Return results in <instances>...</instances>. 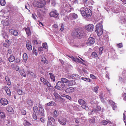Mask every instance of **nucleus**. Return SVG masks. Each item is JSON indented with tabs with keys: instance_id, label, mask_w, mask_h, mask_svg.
<instances>
[{
	"instance_id": "obj_1",
	"label": "nucleus",
	"mask_w": 126,
	"mask_h": 126,
	"mask_svg": "<svg viewBox=\"0 0 126 126\" xmlns=\"http://www.w3.org/2000/svg\"><path fill=\"white\" fill-rule=\"evenodd\" d=\"M102 23V21H101L96 25L95 32L98 36L101 35L103 33V27Z\"/></svg>"
},
{
	"instance_id": "obj_2",
	"label": "nucleus",
	"mask_w": 126,
	"mask_h": 126,
	"mask_svg": "<svg viewBox=\"0 0 126 126\" xmlns=\"http://www.w3.org/2000/svg\"><path fill=\"white\" fill-rule=\"evenodd\" d=\"M45 0H37L33 3V5L39 8H41L44 6L46 4Z\"/></svg>"
},
{
	"instance_id": "obj_3",
	"label": "nucleus",
	"mask_w": 126,
	"mask_h": 126,
	"mask_svg": "<svg viewBox=\"0 0 126 126\" xmlns=\"http://www.w3.org/2000/svg\"><path fill=\"white\" fill-rule=\"evenodd\" d=\"M65 86L64 84L60 81H58L56 83V85L55 88L57 89L62 90L64 89Z\"/></svg>"
},
{
	"instance_id": "obj_4",
	"label": "nucleus",
	"mask_w": 126,
	"mask_h": 126,
	"mask_svg": "<svg viewBox=\"0 0 126 126\" xmlns=\"http://www.w3.org/2000/svg\"><path fill=\"white\" fill-rule=\"evenodd\" d=\"M59 15V13L56 10L52 11L49 13V15L50 16L55 17H57Z\"/></svg>"
},
{
	"instance_id": "obj_5",
	"label": "nucleus",
	"mask_w": 126,
	"mask_h": 126,
	"mask_svg": "<svg viewBox=\"0 0 126 126\" xmlns=\"http://www.w3.org/2000/svg\"><path fill=\"white\" fill-rule=\"evenodd\" d=\"M40 80L41 81L44 83L45 85H47L49 87H50L51 86V84L47 80L45 79L42 77L41 78Z\"/></svg>"
},
{
	"instance_id": "obj_6",
	"label": "nucleus",
	"mask_w": 126,
	"mask_h": 126,
	"mask_svg": "<svg viewBox=\"0 0 126 126\" xmlns=\"http://www.w3.org/2000/svg\"><path fill=\"white\" fill-rule=\"evenodd\" d=\"M87 41L88 42L87 43V45L91 46L94 43L95 39L93 37H91L88 38Z\"/></svg>"
},
{
	"instance_id": "obj_7",
	"label": "nucleus",
	"mask_w": 126,
	"mask_h": 126,
	"mask_svg": "<svg viewBox=\"0 0 126 126\" xmlns=\"http://www.w3.org/2000/svg\"><path fill=\"white\" fill-rule=\"evenodd\" d=\"M26 47L29 50H31L32 49L31 42L29 40H27L25 42Z\"/></svg>"
},
{
	"instance_id": "obj_8",
	"label": "nucleus",
	"mask_w": 126,
	"mask_h": 126,
	"mask_svg": "<svg viewBox=\"0 0 126 126\" xmlns=\"http://www.w3.org/2000/svg\"><path fill=\"white\" fill-rule=\"evenodd\" d=\"M58 122L62 125H65L67 122V120L66 118H59L58 119Z\"/></svg>"
},
{
	"instance_id": "obj_9",
	"label": "nucleus",
	"mask_w": 126,
	"mask_h": 126,
	"mask_svg": "<svg viewBox=\"0 0 126 126\" xmlns=\"http://www.w3.org/2000/svg\"><path fill=\"white\" fill-rule=\"evenodd\" d=\"M39 114L41 116H44L45 114L44 113V110L42 107H39Z\"/></svg>"
},
{
	"instance_id": "obj_10",
	"label": "nucleus",
	"mask_w": 126,
	"mask_h": 126,
	"mask_svg": "<svg viewBox=\"0 0 126 126\" xmlns=\"http://www.w3.org/2000/svg\"><path fill=\"white\" fill-rule=\"evenodd\" d=\"M108 102H109V104L111 105L112 107L113 110H115L117 107L115 103L111 100H108Z\"/></svg>"
},
{
	"instance_id": "obj_11",
	"label": "nucleus",
	"mask_w": 126,
	"mask_h": 126,
	"mask_svg": "<svg viewBox=\"0 0 126 126\" xmlns=\"http://www.w3.org/2000/svg\"><path fill=\"white\" fill-rule=\"evenodd\" d=\"M86 30L89 32L93 31L94 29V25L91 24H90L86 27Z\"/></svg>"
},
{
	"instance_id": "obj_12",
	"label": "nucleus",
	"mask_w": 126,
	"mask_h": 126,
	"mask_svg": "<svg viewBox=\"0 0 126 126\" xmlns=\"http://www.w3.org/2000/svg\"><path fill=\"white\" fill-rule=\"evenodd\" d=\"M85 10L86 13L87 17L88 18L90 17L92 15L91 11L89 9H85Z\"/></svg>"
},
{
	"instance_id": "obj_13",
	"label": "nucleus",
	"mask_w": 126,
	"mask_h": 126,
	"mask_svg": "<svg viewBox=\"0 0 126 126\" xmlns=\"http://www.w3.org/2000/svg\"><path fill=\"white\" fill-rule=\"evenodd\" d=\"M0 102L2 105H5L7 104L8 101L6 99L3 98L0 100Z\"/></svg>"
},
{
	"instance_id": "obj_14",
	"label": "nucleus",
	"mask_w": 126,
	"mask_h": 126,
	"mask_svg": "<svg viewBox=\"0 0 126 126\" xmlns=\"http://www.w3.org/2000/svg\"><path fill=\"white\" fill-rule=\"evenodd\" d=\"M74 91V88L71 87L66 89L65 91L67 93H72Z\"/></svg>"
},
{
	"instance_id": "obj_15",
	"label": "nucleus",
	"mask_w": 126,
	"mask_h": 126,
	"mask_svg": "<svg viewBox=\"0 0 126 126\" xmlns=\"http://www.w3.org/2000/svg\"><path fill=\"white\" fill-rule=\"evenodd\" d=\"M9 32L14 36H17L18 35V33L17 32L16 30H15L14 29H10L9 30Z\"/></svg>"
},
{
	"instance_id": "obj_16",
	"label": "nucleus",
	"mask_w": 126,
	"mask_h": 126,
	"mask_svg": "<svg viewBox=\"0 0 126 126\" xmlns=\"http://www.w3.org/2000/svg\"><path fill=\"white\" fill-rule=\"evenodd\" d=\"M76 84V82L75 80H68L67 85L69 86H71L75 85Z\"/></svg>"
},
{
	"instance_id": "obj_17",
	"label": "nucleus",
	"mask_w": 126,
	"mask_h": 126,
	"mask_svg": "<svg viewBox=\"0 0 126 126\" xmlns=\"http://www.w3.org/2000/svg\"><path fill=\"white\" fill-rule=\"evenodd\" d=\"M79 76L78 74H74L71 75V78L76 80H79Z\"/></svg>"
},
{
	"instance_id": "obj_18",
	"label": "nucleus",
	"mask_w": 126,
	"mask_h": 126,
	"mask_svg": "<svg viewBox=\"0 0 126 126\" xmlns=\"http://www.w3.org/2000/svg\"><path fill=\"white\" fill-rule=\"evenodd\" d=\"M78 37H81L84 36L85 33L84 31L82 30H79L78 31Z\"/></svg>"
},
{
	"instance_id": "obj_19",
	"label": "nucleus",
	"mask_w": 126,
	"mask_h": 126,
	"mask_svg": "<svg viewBox=\"0 0 126 126\" xmlns=\"http://www.w3.org/2000/svg\"><path fill=\"white\" fill-rule=\"evenodd\" d=\"M101 109L100 107L99 106H97L96 108L93 109L91 111V113L98 111Z\"/></svg>"
},
{
	"instance_id": "obj_20",
	"label": "nucleus",
	"mask_w": 126,
	"mask_h": 126,
	"mask_svg": "<svg viewBox=\"0 0 126 126\" xmlns=\"http://www.w3.org/2000/svg\"><path fill=\"white\" fill-rule=\"evenodd\" d=\"M26 34L28 36H29L31 35L32 32L31 31L30 28L29 27H27L25 29Z\"/></svg>"
},
{
	"instance_id": "obj_21",
	"label": "nucleus",
	"mask_w": 126,
	"mask_h": 126,
	"mask_svg": "<svg viewBox=\"0 0 126 126\" xmlns=\"http://www.w3.org/2000/svg\"><path fill=\"white\" fill-rule=\"evenodd\" d=\"M84 5L86 6H88L91 3V0H83Z\"/></svg>"
},
{
	"instance_id": "obj_22",
	"label": "nucleus",
	"mask_w": 126,
	"mask_h": 126,
	"mask_svg": "<svg viewBox=\"0 0 126 126\" xmlns=\"http://www.w3.org/2000/svg\"><path fill=\"white\" fill-rule=\"evenodd\" d=\"M19 73L20 75L22 76L26 77V75H25V73L24 71V70L23 69H20L19 70Z\"/></svg>"
},
{
	"instance_id": "obj_23",
	"label": "nucleus",
	"mask_w": 126,
	"mask_h": 126,
	"mask_svg": "<svg viewBox=\"0 0 126 126\" xmlns=\"http://www.w3.org/2000/svg\"><path fill=\"white\" fill-rule=\"evenodd\" d=\"M27 103L29 106H31L33 105V101L31 99H28L27 100Z\"/></svg>"
},
{
	"instance_id": "obj_24",
	"label": "nucleus",
	"mask_w": 126,
	"mask_h": 126,
	"mask_svg": "<svg viewBox=\"0 0 126 126\" xmlns=\"http://www.w3.org/2000/svg\"><path fill=\"white\" fill-rule=\"evenodd\" d=\"M110 122V121L108 120H103L101 122V124L102 125H106L108 123Z\"/></svg>"
},
{
	"instance_id": "obj_25",
	"label": "nucleus",
	"mask_w": 126,
	"mask_h": 126,
	"mask_svg": "<svg viewBox=\"0 0 126 126\" xmlns=\"http://www.w3.org/2000/svg\"><path fill=\"white\" fill-rule=\"evenodd\" d=\"M60 95L62 97H66L67 98L69 99L70 101H71L72 100V98L68 95H65L64 94H63V95H61L60 94Z\"/></svg>"
},
{
	"instance_id": "obj_26",
	"label": "nucleus",
	"mask_w": 126,
	"mask_h": 126,
	"mask_svg": "<svg viewBox=\"0 0 126 126\" xmlns=\"http://www.w3.org/2000/svg\"><path fill=\"white\" fill-rule=\"evenodd\" d=\"M78 32L77 31H75L74 32H72V35L75 37H78Z\"/></svg>"
},
{
	"instance_id": "obj_27",
	"label": "nucleus",
	"mask_w": 126,
	"mask_h": 126,
	"mask_svg": "<svg viewBox=\"0 0 126 126\" xmlns=\"http://www.w3.org/2000/svg\"><path fill=\"white\" fill-rule=\"evenodd\" d=\"M105 95V94H104L103 93H101L99 95V98L100 99L101 101L103 102H104L103 97Z\"/></svg>"
},
{
	"instance_id": "obj_28",
	"label": "nucleus",
	"mask_w": 126,
	"mask_h": 126,
	"mask_svg": "<svg viewBox=\"0 0 126 126\" xmlns=\"http://www.w3.org/2000/svg\"><path fill=\"white\" fill-rule=\"evenodd\" d=\"M15 57L12 55H10L8 58V61L10 62H11L15 60Z\"/></svg>"
},
{
	"instance_id": "obj_29",
	"label": "nucleus",
	"mask_w": 126,
	"mask_h": 126,
	"mask_svg": "<svg viewBox=\"0 0 126 126\" xmlns=\"http://www.w3.org/2000/svg\"><path fill=\"white\" fill-rule=\"evenodd\" d=\"M79 103L81 105L86 104V102L82 99H79L78 101Z\"/></svg>"
},
{
	"instance_id": "obj_30",
	"label": "nucleus",
	"mask_w": 126,
	"mask_h": 126,
	"mask_svg": "<svg viewBox=\"0 0 126 126\" xmlns=\"http://www.w3.org/2000/svg\"><path fill=\"white\" fill-rule=\"evenodd\" d=\"M8 113L11 114H13L14 113L13 108L11 107H8Z\"/></svg>"
},
{
	"instance_id": "obj_31",
	"label": "nucleus",
	"mask_w": 126,
	"mask_h": 126,
	"mask_svg": "<svg viewBox=\"0 0 126 126\" xmlns=\"http://www.w3.org/2000/svg\"><path fill=\"white\" fill-rule=\"evenodd\" d=\"M49 74L50 75L51 81H55V77L54 75L51 73H49Z\"/></svg>"
},
{
	"instance_id": "obj_32",
	"label": "nucleus",
	"mask_w": 126,
	"mask_h": 126,
	"mask_svg": "<svg viewBox=\"0 0 126 126\" xmlns=\"http://www.w3.org/2000/svg\"><path fill=\"white\" fill-rule=\"evenodd\" d=\"M61 82L63 83H67L68 81V80L65 78H61Z\"/></svg>"
},
{
	"instance_id": "obj_33",
	"label": "nucleus",
	"mask_w": 126,
	"mask_h": 126,
	"mask_svg": "<svg viewBox=\"0 0 126 126\" xmlns=\"http://www.w3.org/2000/svg\"><path fill=\"white\" fill-rule=\"evenodd\" d=\"M23 58L24 62L26 61L28 59V56L26 53H24L23 56Z\"/></svg>"
},
{
	"instance_id": "obj_34",
	"label": "nucleus",
	"mask_w": 126,
	"mask_h": 126,
	"mask_svg": "<svg viewBox=\"0 0 126 126\" xmlns=\"http://www.w3.org/2000/svg\"><path fill=\"white\" fill-rule=\"evenodd\" d=\"M53 94L55 97L57 99L63 98L61 97V96L57 93L55 92L53 93Z\"/></svg>"
},
{
	"instance_id": "obj_35",
	"label": "nucleus",
	"mask_w": 126,
	"mask_h": 126,
	"mask_svg": "<svg viewBox=\"0 0 126 126\" xmlns=\"http://www.w3.org/2000/svg\"><path fill=\"white\" fill-rule=\"evenodd\" d=\"M91 56L94 58H96L98 57V55L96 52H93L91 54Z\"/></svg>"
},
{
	"instance_id": "obj_36",
	"label": "nucleus",
	"mask_w": 126,
	"mask_h": 126,
	"mask_svg": "<svg viewBox=\"0 0 126 126\" xmlns=\"http://www.w3.org/2000/svg\"><path fill=\"white\" fill-rule=\"evenodd\" d=\"M23 124L26 126H29L31 125V124L27 120L24 121Z\"/></svg>"
},
{
	"instance_id": "obj_37",
	"label": "nucleus",
	"mask_w": 126,
	"mask_h": 126,
	"mask_svg": "<svg viewBox=\"0 0 126 126\" xmlns=\"http://www.w3.org/2000/svg\"><path fill=\"white\" fill-rule=\"evenodd\" d=\"M7 21V20L6 21H2V22H3L2 24L3 26H4V28L5 29L6 28V26H7L8 25V22Z\"/></svg>"
},
{
	"instance_id": "obj_38",
	"label": "nucleus",
	"mask_w": 126,
	"mask_h": 126,
	"mask_svg": "<svg viewBox=\"0 0 126 126\" xmlns=\"http://www.w3.org/2000/svg\"><path fill=\"white\" fill-rule=\"evenodd\" d=\"M52 124V123L50 120L49 116H48V118L47 125V126H51Z\"/></svg>"
},
{
	"instance_id": "obj_39",
	"label": "nucleus",
	"mask_w": 126,
	"mask_h": 126,
	"mask_svg": "<svg viewBox=\"0 0 126 126\" xmlns=\"http://www.w3.org/2000/svg\"><path fill=\"white\" fill-rule=\"evenodd\" d=\"M70 15L71 16H72L73 18L75 19H76L78 17V15L75 13L71 14H70Z\"/></svg>"
},
{
	"instance_id": "obj_40",
	"label": "nucleus",
	"mask_w": 126,
	"mask_h": 126,
	"mask_svg": "<svg viewBox=\"0 0 126 126\" xmlns=\"http://www.w3.org/2000/svg\"><path fill=\"white\" fill-rule=\"evenodd\" d=\"M99 87L97 86L96 87H94L92 89V90L94 92H95L96 93L97 92L98 89L99 88Z\"/></svg>"
},
{
	"instance_id": "obj_41",
	"label": "nucleus",
	"mask_w": 126,
	"mask_h": 126,
	"mask_svg": "<svg viewBox=\"0 0 126 126\" xmlns=\"http://www.w3.org/2000/svg\"><path fill=\"white\" fill-rule=\"evenodd\" d=\"M63 5L64 7H65L66 8H67L69 6V4L67 2V1H65V2H64L63 4Z\"/></svg>"
},
{
	"instance_id": "obj_42",
	"label": "nucleus",
	"mask_w": 126,
	"mask_h": 126,
	"mask_svg": "<svg viewBox=\"0 0 126 126\" xmlns=\"http://www.w3.org/2000/svg\"><path fill=\"white\" fill-rule=\"evenodd\" d=\"M33 110L34 112V113H37V112H38V108L37 106L34 107H33Z\"/></svg>"
},
{
	"instance_id": "obj_43",
	"label": "nucleus",
	"mask_w": 126,
	"mask_h": 126,
	"mask_svg": "<svg viewBox=\"0 0 126 126\" xmlns=\"http://www.w3.org/2000/svg\"><path fill=\"white\" fill-rule=\"evenodd\" d=\"M82 15L84 17H87L86 13L85 11H80Z\"/></svg>"
},
{
	"instance_id": "obj_44",
	"label": "nucleus",
	"mask_w": 126,
	"mask_h": 126,
	"mask_svg": "<svg viewBox=\"0 0 126 126\" xmlns=\"http://www.w3.org/2000/svg\"><path fill=\"white\" fill-rule=\"evenodd\" d=\"M55 103L54 102H50L47 104V105L48 106H53L55 105Z\"/></svg>"
},
{
	"instance_id": "obj_45",
	"label": "nucleus",
	"mask_w": 126,
	"mask_h": 126,
	"mask_svg": "<svg viewBox=\"0 0 126 126\" xmlns=\"http://www.w3.org/2000/svg\"><path fill=\"white\" fill-rule=\"evenodd\" d=\"M17 93L18 94L20 95H22L24 94V93L21 90L19 89L17 91Z\"/></svg>"
},
{
	"instance_id": "obj_46",
	"label": "nucleus",
	"mask_w": 126,
	"mask_h": 126,
	"mask_svg": "<svg viewBox=\"0 0 126 126\" xmlns=\"http://www.w3.org/2000/svg\"><path fill=\"white\" fill-rule=\"evenodd\" d=\"M0 4L2 6H4L5 4V2L4 0H0Z\"/></svg>"
},
{
	"instance_id": "obj_47",
	"label": "nucleus",
	"mask_w": 126,
	"mask_h": 126,
	"mask_svg": "<svg viewBox=\"0 0 126 126\" xmlns=\"http://www.w3.org/2000/svg\"><path fill=\"white\" fill-rule=\"evenodd\" d=\"M81 107L82 108L85 109L86 110H87L88 109V107L86 104H83L82 105Z\"/></svg>"
},
{
	"instance_id": "obj_48",
	"label": "nucleus",
	"mask_w": 126,
	"mask_h": 126,
	"mask_svg": "<svg viewBox=\"0 0 126 126\" xmlns=\"http://www.w3.org/2000/svg\"><path fill=\"white\" fill-rule=\"evenodd\" d=\"M103 49V48L102 47H100L99 48L98 52L99 54V55H101L102 53V51Z\"/></svg>"
},
{
	"instance_id": "obj_49",
	"label": "nucleus",
	"mask_w": 126,
	"mask_h": 126,
	"mask_svg": "<svg viewBox=\"0 0 126 126\" xmlns=\"http://www.w3.org/2000/svg\"><path fill=\"white\" fill-rule=\"evenodd\" d=\"M28 74L31 75L32 77L33 78H36L35 75L34 73L31 72H28Z\"/></svg>"
},
{
	"instance_id": "obj_50",
	"label": "nucleus",
	"mask_w": 126,
	"mask_h": 126,
	"mask_svg": "<svg viewBox=\"0 0 126 126\" xmlns=\"http://www.w3.org/2000/svg\"><path fill=\"white\" fill-rule=\"evenodd\" d=\"M54 117H57L58 115L57 111L56 110H55L53 112Z\"/></svg>"
},
{
	"instance_id": "obj_51",
	"label": "nucleus",
	"mask_w": 126,
	"mask_h": 126,
	"mask_svg": "<svg viewBox=\"0 0 126 126\" xmlns=\"http://www.w3.org/2000/svg\"><path fill=\"white\" fill-rule=\"evenodd\" d=\"M81 79L83 80L87 81H90V79H88L86 78L82 77L81 78Z\"/></svg>"
},
{
	"instance_id": "obj_52",
	"label": "nucleus",
	"mask_w": 126,
	"mask_h": 126,
	"mask_svg": "<svg viewBox=\"0 0 126 126\" xmlns=\"http://www.w3.org/2000/svg\"><path fill=\"white\" fill-rule=\"evenodd\" d=\"M41 121L43 123H45L46 121V119L44 117L41 118L40 119Z\"/></svg>"
},
{
	"instance_id": "obj_53",
	"label": "nucleus",
	"mask_w": 126,
	"mask_h": 126,
	"mask_svg": "<svg viewBox=\"0 0 126 126\" xmlns=\"http://www.w3.org/2000/svg\"><path fill=\"white\" fill-rule=\"evenodd\" d=\"M0 117L1 118H4L5 117V115L3 112H0Z\"/></svg>"
},
{
	"instance_id": "obj_54",
	"label": "nucleus",
	"mask_w": 126,
	"mask_h": 126,
	"mask_svg": "<svg viewBox=\"0 0 126 126\" xmlns=\"http://www.w3.org/2000/svg\"><path fill=\"white\" fill-rule=\"evenodd\" d=\"M32 115L33 118L34 119L36 120L37 119V116L36 115V113L33 112Z\"/></svg>"
},
{
	"instance_id": "obj_55",
	"label": "nucleus",
	"mask_w": 126,
	"mask_h": 126,
	"mask_svg": "<svg viewBox=\"0 0 126 126\" xmlns=\"http://www.w3.org/2000/svg\"><path fill=\"white\" fill-rule=\"evenodd\" d=\"M50 120L53 123H55V119L52 117L49 116Z\"/></svg>"
},
{
	"instance_id": "obj_56",
	"label": "nucleus",
	"mask_w": 126,
	"mask_h": 126,
	"mask_svg": "<svg viewBox=\"0 0 126 126\" xmlns=\"http://www.w3.org/2000/svg\"><path fill=\"white\" fill-rule=\"evenodd\" d=\"M43 47L47 49V44L46 43H45L43 45Z\"/></svg>"
},
{
	"instance_id": "obj_57",
	"label": "nucleus",
	"mask_w": 126,
	"mask_h": 126,
	"mask_svg": "<svg viewBox=\"0 0 126 126\" xmlns=\"http://www.w3.org/2000/svg\"><path fill=\"white\" fill-rule=\"evenodd\" d=\"M80 60L78 58H75V59L74 60V61L75 62H78L79 63L80 61Z\"/></svg>"
},
{
	"instance_id": "obj_58",
	"label": "nucleus",
	"mask_w": 126,
	"mask_h": 126,
	"mask_svg": "<svg viewBox=\"0 0 126 126\" xmlns=\"http://www.w3.org/2000/svg\"><path fill=\"white\" fill-rule=\"evenodd\" d=\"M95 119L94 118H92V119L89 120V122L90 123H94L95 122Z\"/></svg>"
},
{
	"instance_id": "obj_59",
	"label": "nucleus",
	"mask_w": 126,
	"mask_h": 126,
	"mask_svg": "<svg viewBox=\"0 0 126 126\" xmlns=\"http://www.w3.org/2000/svg\"><path fill=\"white\" fill-rule=\"evenodd\" d=\"M125 112H124L123 113V118H124V122L125 125L126 126V120H125V118H126V116L125 114Z\"/></svg>"
},
{
	"instance_id": "obj_60",
	"label": "nucleus",
	"mask_w": 126,
	"mask_h": 126,
	"mask_svg": "<svg viewBox=\"0 0 126 126\" xmlns=\"http://www.w3.org/2000/svg\"><path fill=\"white\" fill-rule=\"evenodd\" d=\"M90 77L92 79H95L96 78V77L94 75L92 74H91L90 75Z\"/></svg>"
},
{
	"instance_id": "obj_61",
	"label": "nucleus",
	"mask_w": 126,
	"mask_h": 126,
	"mask_svg": "<svg viewBox=\"0 0 126 126\" xmlns=\"http://www.w3.org/2000/svg\"><path fill=\"white\" fill-rule=\"evenodd\" d=\"M64 29L63 26V24H61V27L60 29V31H62Z\"/></svg>"
},
{
	"instance_id": "obj_62",
	"label": "nucleus",
	"mask_w": 126,
	"mask_h": 126,
	"mask_svg": "<svg viewBox=\"0 0 126 126\" xmlns=\"http://www.w3.org/2000/svg\"><path fill=\"white\" fill-rule=\"evenodd\" d=\"M117 46L119 48L122 47H123V45L122 43L117 44Z\"/></svg>"
},
{
	"instance_id": "obj_63",
	"label": "nucleus",
	"mask_w": 126,
	"mask_h": 126,
	"mask_svg": "<svg viewBox=\"0 0 126 126\" xmlns=\"http://www.w3.org/2000/svg\"><path fill=\"white\" fill-rule=\"evenodd\" d=\"M21 113L22 115H25L26 114V111L24 110H22Z\"/></svg>"
},
{
	"instance_id": "obj_64",
	"label": "nucleus",
	"mask_w": 126,
	"mask_h": 126,
	"mask_svg": "<svg viewBox=\"0 0 126 126\" xmlns=\"http://www.w3.org/2000/svg\"><path fill=\"white\" fill-rule=\"evenodd\" d=\"M42 59L41 60V61L43 63L44 62V61H45L46 60V58H45V57L44 56H42Z\"/></svg>"
}]
</instances>
